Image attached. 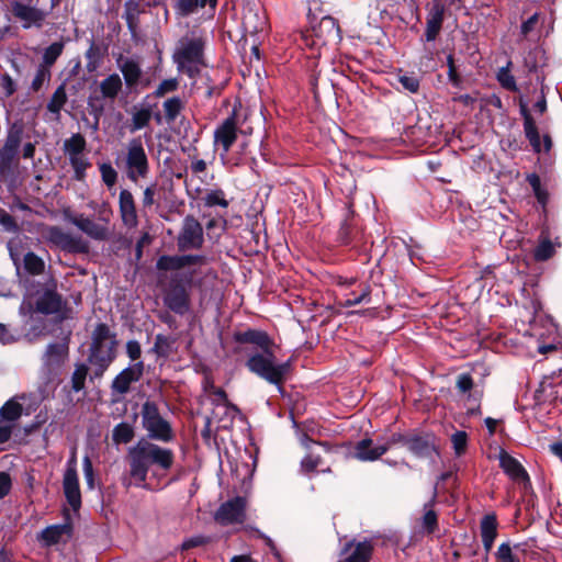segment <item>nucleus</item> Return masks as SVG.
<instances>
[{
	"label": "nucleus",
	"instance_id": "obj_1",
	"mask_svg": "<svg viewBox=\"0 0 562 562\" xmlns=\"http://www.w3.org/2000/svg\"><path fill=\"white\" fill-rule=\"evenodd\" d=\"M205 258L201 255H164L157 259L156 268L158 271H175L167 285L164 288V304L173 313L184 315L190 312L191 299L190 290L193 272L179 273L184 267L192 265H203Z\"/></svg>",
	"mask_w": 562,
	"mask_h": 562
},
{
	"label": "nucleus",
	"instance_id": "obj_2",
	"mask_svg": "<svg viewBox=\"0 0 562 562\" xmlns=\"http://www.w3.org/2000/svg\"><path fill=\"white\" fill-rule=\"evenodd\" d=\"M173 452L146 439H140L131 447L126 454L128 462L130 482L138 487H146V479L150 467H157L164 471L169 470L173 464Z\"/></svg>",
	"mask_w": 562,
	"mask_h": 562
},
{
	"label": "nucleus",
	"instance_id": "obj_3",
	"mask_svg": "<svg viewBox=\"0 0 562 562\" xmlns=\"http://www.w3.org/2000/svg\"><path fill=\"white\" fill-rule=\"evenodd\" d=\"M246 367L250 372L277 385L279 391H282L281 384L289 373L290 362L279 363L272 348L251 352L246 361Z\"/></svg>",
	"mask_w": 562,
	"mask_h": 562
},
{
	"label": "nucleus",
	"instance_id": "obj_4",
	"mask_svg": "<svg viewBox=\"0 0 562 562\" xmlns=\"http://www.w3.org/2000/svg\"><path fill=\"white\" fill-rule=\"evenodd\" d=\"M204 41L202 37H184L173 54V60L180 71L194 77L198 65L202 64Z\"/></svg>",
	"mask_w": 562,
	"mask_h": 562
},
{
	"label": "nucleus",
	"instance_id": "obj_5",
	"mask_svg": "<svg viewBox=\"0 0 562 562\" xmlns=\"http://www.w3.org/2000/svg\"><path fill=\"white\" fill-rule=\"evenodd\" d=\"M142 425L150 439L168 442L172 439L170 424L160 415L155 402L146 401L140 411Z\"/></svg>",
	"mask_w": 562,
	"mask_h": 562
},
{
	"label": "nucleus",
	"instance_id": "obj_6",
	"mask_svg": "<svg viewBox=\"0 0 562 562\" xmlns=\"http://www.w3.org/2000/svg\"><path fill=\"white\" fill-rule=\"evenodd\" d=\"M149 161L143 143L139 138H133L127 143L125 155V172L128 180L137 182L149 175Z\"/></svg>",
	"mask_w": 562,
	"mask_h": 562
},
{
	"label": "nucleus",
	"instance_id": "obj_7",
	"mask_svg": "<svg viewBox=\"0 0 562 562\" xmlns=\"http://www.w3.org/2000/svg\"><path fill=\"white\" fill-rule=\"evenodd\" d=\"M111 216V209L106 203H103L99 211V223L83 215L72 217L71 223L90 238L95 240H106L110 237L109 223Z\"/></svg>",
	"mask_w": 562,
	"mask_h": 562
},
{
	"label": "nucleus",
	"instance_id": "obj_8",
	"mask_svg": "<svg viewBox=\"0 0 562 562\" xmlns=\"http://www.w3.org/2000/svg\"><path fill=\"white\" fill-rule=\"evenodd\" d=\"M204 236L203 227L200 222L188 215L184 217L181 231L177 237V246L179 250H193L200 249L203 246Z\"/></svg>",
	"mask_w": 562,
	"mask_h": 562
},
{
	"label": "nucleus",
	"instance_id": "obj_9",
	"mask_svg": "<svg viewBox=\"0 0 562 562\" xmlns=\"http://www.w3.org/2000/svg\"><path fill=\"white\" fill-rule=\"evenodd\" d=\"M117 67L124 77L126 87L136 91L137 89H146L151 85V79L143 76L140 64L135 58H123L117 59Z\"/></svg>",
	"mask_w": 562,
	"mask_h": 562
},
{
	"label": "nucleus",
	"instance_id": "obj_10",
	"mask_svg": "<svg viewBox=\"0 0 562 562\" xmlns=\"http://www.w3.org/2000/svg\"><path fill=\"white\" fill-rule=\"evenodd\" d=\"M238 125L235 114L225 119L214 131V144L222 147V158L228 154L237 139Z\"/></svg>",
	"mask_w": 562,
	"mask_h": 562
},
{
	"label": "nucleus",
	"instance_id": "obj_11",
	"mask_svg": "<svg viewBox=\"0 0 562 562\" xmlns=\"http://www.w3.org/2000/svg\"><path fill=\"white\" fill-rule=\"evenodd\" d=\"M63 488L70 507L74 510H78L81 506V493L79 488V480L75 459L69 460L68 462V467L63 479Z\"/></svg>",
	"mask_w": 562,
	"mask_h": 562
},
{
	"label": "nucleus",
	"instance_id": "obj_12",
	"mask_svg": "<svg viewBox=\"0 0 562 562\" xmlns=\"http://www.w3.org/2000/svg\"><path fill=\"white\" fill-rule=\"evenodd\" d=\"M144 373V363L138 361L122 370L112 381V394L125 395L130 392L131 384L140 380Z\"/></svg>",
	"mask_w": 562,
	"mask_h": 562
},
{
	"label": "nucleus",
	"instance_id": "obj_13",
	"mask_svg": "<svg viewBox=\"0 0 562 562\" xmlns=\"http://www.w3.org/2000/svg\"><path fill=\"white\" fill-rule=\"evenodd\" d=\"M114 359L115 347L91 345L88 360L93 367V376L101 378Z\"/></svg>",
	"mask_w": 562,
	"mask_h": 562
},
{
	"label": "nucleus",
	"instance_id": "obj_14",
	"mask_svg": "<svg viewBox=\"0 0 562 562\" xmlns=\"http://www.w3.org/2000/svg\"><path fill=\"white\" fill-rule=\"evenodd\" d=\"M245 506L246 502L243 497L227 501L217 509L215 519L223 525L241 522L245 518Z\"/></svg>",
	"mask_w": 562,
	"mask_h": 562
},
{
	"label": "nucleus",
	"instance_id": "obj_15",
	"mask_svg": "<svg viewBox=\"0 0 562 562\" xmlns=\"http://www.w3.org/2000/svg\"><path fill=\"white\" fill-rule=\"evenodd\" d=\"M46 238L53 244L57 245L64 250L68 251H85L86 246L80 237H75L60 227L50 226L46 229Z\"/></svg>",
	"mask_w": 562,
	"mask_h": 562
},
{
	"label": "nucleus",
	"instance_id": "obj_16",
	"mask_svg": "<svg viewBox=\"0 0 562 562\" xmlns=\"http://www.w3.org/2000/svg\"><path fill=\"white\" fill-rule=\"evenodd\" d=\"M119 211L123 224L134 228L138 224L137 211L134 196L127 189H122L119 194Z\"/></svg>",
	"mask_w": 562,
	"mask_h": 562
},
{
	"label": "nucleus",
	"instance_id": "obj_17",
	"mask_svg": "<svg viewBox=\"0 0 562 562\" xmlns=\"http://www.w3.org/2000/svg\"><path fill=\"white\" fill-rule=\"evenodd\" d=\"M12 13L22 22L24 29L41 26L45 19V13L43 11L21 2L12 3Z\"/></svg>",
	"mask_w": 562,
	"mask_h": 562
},
{
	"label": "nucleus",
	"instance_id": "obj_18",
	"mask_svg": "<svg viewBox=\"0 0 562 562\" xmlns=\"http://www.w3.org/2000/svg\"><path fill=\"white\" fill-rule=\"evenodd\" d=\"M373 552V544L369 540L349 542L344 549L345 558L340 562H369Z\"/></svg>",
	"mask_w": 562,
	"mask_h": 562
},
{
	"label": "nucleus",
	"instance_id": "obj_19",
	"mask_svg": "<svg viewBox=\"0 0 562 562\" xmlns=\"http://www.w3.org/2000/svg\"><path fill=\"white\" fill-rule=\"evenodd\" d=\"M499 465L513 481L525 485L530 484L529 475L524 467L505 451L499 454Z\"/></svg>",
	"mask_w": 562,
	"mask_h": 562
},
{
	"label": "nucleus",
	"instance_id": "obj_20",
	"mask_svg": "<svg viewBox=\"0 0 562 562\" xmlns=\"http://www.w3.org/2000/svg\"><path fill=\"white\" fill-rule=\"evenodd\" d=\"M234 338L239 344H250L256 346L259 350L265 351L272 349L274 344L266 331L257 329H247L234 335Z\"/></svg>",
	"mask_w": 562,
	"mask_h": 562
},
{
	"label": "nucleus",
	"instance_id": "obj_21",
	"mask_svg": "<svg viewBox=\"0 0 562 562\" xmlns=\"http://www.w3.org/2000/svg\"><path fill=\"white\" fill-rule=\"evenodd\" d=\"M389 449V443L373 446V441L366 438L357 442L355 447V458L360 461H374L383 456Z\"/></svg>",
	"mask_w": 562,
	"mask_h": 562
},
{
	"label": "nucleus",
	"instance_id": "obj_22",
	"mask_svg": "<svg viewBox=\"0 0 562 562\" xmlns=\"http://www.w3.org/2000/svg\"><path fill=\"white\" fill-rule=\"evenodd\" d=\"M68 355V347L65 344H50L43 357V364L48 373H56Z\"/></svg>",
	"mask_w": 562,
	"mask_h": 562
},
{
	"label": "nucleus",
	"instance_id": "obj_23",
	"mask_svg": "<svg viewBox=\"0 0 562 562\" xmlns=\"http://www.w3.org/2000/svg\"><path fill=\"white\" fill-rule=\"evenodd\" d=\"M403 443L417 456H428L435 450V438L431 435L403 438Z\"/></svg>",
	"mask_w": 562,
	"mask_h": 562
},
{
	"label": "nucleus",
	"instance_id": "obj_24",
	"mask_svg": "<svg viewBox=\"0 0 562 562\" xmlns=\"http://www.w3.org/2000/svg\"><path fill=\"white\" fill-rule=\"evenodd\" d=\"M70 535L71 527L69 525H53L42 531L40 539L43 541L44 546L49 547L66 541Z\"/></svg>",
	"mask_w": 562,
	"mask_h": 562
},
{
	"label": "nucleus",
	"instance_id": "obj_25",
	"mask_svg": "<svg viewBox=\"0 0 562 562\" xmlns=\"http://www.w3.org/2000/svg\"><path fill=\"white\" fill-rule=\"evenodd\" d=\"M63 300L54 291H45L36 302V311L42 314H55L61 311Z\"/></svg>",
	"mask_w": 562,
	"mask_h": 562
},
{
	"label": "nucleus",
	"instance_id": "obj_26",
	"mask_svg": "<svg viewBox=\"0 0 562 562\" xmlns=\"http://www.w3.org/2000/svg\"><path fill=\"white\" fill-rule=\"evenodd\" d=\"M123 88V82L119 74H111L99 83V89L103 99L114 101Z\"/></svg>",
	"mask_w": 562,
	"mask_h": 562
},
{
	"label": "nucleus",
	"instance_id": "obj_27",
	"mask_svg": "<svg viewBox=\"0 0 562 562\" xmlns=\"http://www.w3.org/2000/svg\"><path fill=\"white\" fill-rule=\"evenodd\" d=\"M443 21V9L441 5H435L428 14L426 22V40L434 41L441 30Z\"/></svg>",
	"mask_w": 562,
	"mask_h": 562
},
{
	"label": "nucleus",
	"instance_id": "obj_28",
	"mask_svg": "<svg viewBox=\"0 0 562 562\" xmlns=\"http://www.w3.org/2000/svg\"><path fill=\"white\" fill-rule=\"evenodd\" d=\"M497 522L494 516H485L481 521V537L486 551L493 547L494 540L497 536Z\"/></svg>",
	"mask_w": 562,
	"mask_h": 562
},
{
	"label": "nucleus",
	"instance_id": "obj_29",
	"mask_svg": "<svg viewBox=\"0 0 562 562\" xmlns=\"http://www.w3.org/2000/svg\"><path fill=\"white\" fill-rule=\"evenodd\" d=\"M206 4L215 9L217 0H176L175 9L179 14L187 16L194 13L199 8H204Z\"/></svg>",
	"mask_w": 562,
	"mask_h": 562
},
{
	"label": "nucleus",
	"instance_id": "obj_30",
	"mask_svg": "<svg viewBox=\"0 0 562 562\" xmlns=\"http://www.w3.org/2000/svg\"><path fill=\"white\" fill-rule=\"evenodd\" d=\"M92 346H116V341L108 325L98 324L92 333Z\"/></svg>",
	"mask_w": 562,
	"mask_h": 562
},
{
	"label": "nucleus",
	"instance_id": "obj_31",
	"mask_svg": "<svg viewBox=\"0 0 562 562\" xmlns=\"http://www.w3.org/2000/svg\"><path fill=\"white\" fill-rule=\"evenodd\" d=\"M184 108L183 101L179 97L167 99L162 103L165 120L167 123L173 122Z\"/></svg>",
	"mask_w": 562,
	"mask_h": 562
},
{
	"label": "nucleus",
	"instance_id": "obj_32",
	"mask_svg": "<svg viewBox=\"0 0 562 562\" xmlns=\"http://www.w3.org/2000/svg\"><path fill=\"white\" fill-rule=\"evenodd\" d=\"M86 145L87 143L85 137L81 134L77 133L64 142V150L68 155V157L82 155Z\"/></svg>",
	"mask_w": 562,
	"mask_h": 562
},
{
	"label": "nucleus",
	"instance_id": "obj_33",
	"mask_svg": "<svg viewBox=\"0 0 562 562\" xmlns=\"http://www.w3.org/2000/svg\"><path fill=\"white\" fill-rule=\"evenodd\" d=\"M519 549V544L512 547L509 542H504L497 549L496 559L498 562H520L517 554Z\"/></svg>",
	"mask_w": 562,
	"mask_h": 562
},
{
	"label": "nucleus",
	"instance_id": "obj_34",
	"mask_svg": "<svg viewBox=\"0 0 562 562\" xmlns=\"http://www.w3.org/2000/svg\"><path fill=\"white\" fill-rule=\"evenodd\" d=\"M67 102V93L65 85H60L53 93L49 102L47 103V110L54 114H59L63 106Z\"/></svg>",
	"mask_w": 562,
	"mask_h": 562
},
{
	"label": "nucleus",
	"instance_id": "obj_35",
	"mask_svg": "<svg viewBox=\"0 0 562 562\" xmlns=\"http://www.w3.org/2000/svg\"><path fill=\"white\" fill-rule=\"evenodd\" d=\"M134 438V428L127 423L116 425L112 432V439L115 443H127Z\"/></svg>",
	"mask_w": 562,
	"mask_h": 562
},
{
	"label": "nucleus",
	"instance_id": "obj_36",
	"mask_svg": "<svg viewBox=\"0 0 562 562\" xmlns=\"http://www.w3.org/2000/svg\"><path fill=\"white\" fill-rule=\"evenodd\" d=\"M151 119V111L150 109H139L135 110L132 114V124H131V132H136L138 130H142L146 127Z\"/></svg>",
	"mask_w": 562,
	"mask_h": 562
},
{
	"label": "nucleus",
	"instance_id": "obj_37",
	"mask_svg": "<svg viewBox=\"0 0 562 562\" xmlns=\"http://www.w3.org/2000/svg\"><path fill=\"white\" fill-rule=\"evenodd\" d=\"M139 14V3L136 0H128L124 4V19L131 31L137 26V19Z\"/></svg>",
	"mask_w": 562,
	"mask_h": 562
},
{
	"label": "nucleus",
	"instance_id": "obj_38",
	"mask_svg": "<svg viewBox=\"0 0 562 562\" xmlns=\"http://www.w3.org/2000/svg\"><path fill=\"white\" fill-rule=\"evenodd\" d=\"M396 78L404 90L411 93H417L419 91L420 80L417 76L400 71Z\"/></svg>",
	"mask_w": 562,
	"mask_h": 562
},
{
	"label": "nucleus",
	"instance_id": "obj_39",
	"mask_svg": "<svg viewBox=\"0 0 562 562\" xmlns=\"http://www.w3.org/2000/svg\"><path fill=\"white\" fill-rule=\"evenodd\" d=\"M64 50V44L61 42H55L50 44L43 54V63L42 66H46L47 68H50L57 58L61 55Z\"/></svg>",
	"mask_w": 562,
	"mask_h": 562
},
{
	"label": "nucleus",
	"instance_id": "obj_40",
	"mask_svg": "<svg viewBox=\"0 0 562 562\" xmlns=\"http://www.w3.org/2000/svg\"><path fill=\"white\" fill-rule=\"evenodd\" d=\"M68 158L74 169L75 179L82 181L86 177V170L90 166V162L83 155L71 156Z\"/></svg>",
	"mask_w": 562,
	"mask_h": 562
},
{
	"label": "nucleus",
	"instance_id": "obj_41",
	"mask_svg": "<svg viewBox=\"0 0 562 562\" xmlns=\"http://www.w3.org/2000/svg\"><path fill=\"white\" fill-rule=\"evenodd\" d=\"M24 268L31 274H41L44 271L45 263L37 255L30 251L24 256Z\"/></svg>",
	"mask_w": 562,
	"mask_h": 562
},
{
	"label": "nucleus",
	"instance_id": "obj_42",
	"mask_svg": "<svg viewBox=\"0 0 562 562\" xmlns=\"http://www.w3.org/2000/svg\"><path fill=\"white\" fill-rule=\"evenodd\" d=\"M3 419L14 422L22 414V405L13 400L8 401L0 409Z\"/></svg>",
	"mask_w": 562,
	"mask_h": 562
},
{
	"label": "nucleus",
	"instance_id": "obj_43",
	"mask_svg": "<svg viewBox=\"0 0 562 562\" xmlns=\"http://www.w3.org/2000/svg\"><path fill=\"white\" fill-rule=\"evenodd\" d=\"M87 375L88 367L85 363L76 364L75 371L71 375V387L75 392L83 390Z\"/></svg>",
	"mask_w": 562,
	"mask_h": 562
},
{
	"label": "nucleus",
	"instance_id": "obj_44",
	"mask_svg": "<svg viewBox=\"0 0 562 562\" xmlns=\"http://www.w3.org/2000/svg\"><path fill=\"white\" fill-rule=\"evenodd\" d=\"M173 340L164 335H157L154 344V351L161 357H168L172 351Z\"/></svg>",
	"mask_w": 562,
	"mask_h": 562
},
{
	"label": "nucleus",
	"instance_id": "obj_45",
	"mask_svg": "<svg viewBox=\"0 0 562 562\" xmlns=\"http://www.w3.org/2000/svg\"><path fill=\"white\" fill-rule=\"evenodd\" d=\"M203 201H204V204L209 207L216 206V205L222 206V207L228 206V201L225 199V193L221 189L212 190V191L207 192L205 194V196L203 198Z\"/></svg>",
	"mask_w": 562,
	"mask_h": 562
},
{
	"label": "nucleus",
	"instance_id": "obj_46",
	"mask_svg": "<svg viewBox=\"0 0 562 562\" xmlns=\"http://www.w3.org/2000/svg\"><path fill=\"white\" fill-rule=\"evenodd\" d=\"M99 170L104 184L108 188H112L116 183L117 171L112 167L110 162L99 164Z\"/></svg>",
	"mask_w": 562,
	"mask_h": 562
},
{
	"label": "nucleus",
	"instance_id": "obj_47",
	"mask_svg": "<svg viewBox=\"0 0 562 562\" xmlns=\"http://www.w3.org/2000/svg\"><path fill=\"white\" fill-rule=\"evenodd\" d=\"M554 254V246L549 239L542 240L535 249L533 257L537 261H546Z\"/></svg>",
	"mask_w": 562,
	"mask_h": 562
},
{
	"label": "nucleus",
	"instance_id": "obj_48",
	"mask_svg": "<svg viewBox=\"0 0 562 562\" xmlns=\"http://www.w3.org/2000/svg\"><path fill=\"white\" fill-rule=\"evenodd\" d=\"M86 58L88 60L86 66L87 70L89 72L95 71L101 64L100 48L92 43L86 52Z\"/></svg>",
	"mask_w": 562,
	"mask_h": 562
},
{
	"label": "nucleus",
	"instance_id": "obj_49",
	"mask_svg": "<svg viewBox=\"0 0 562 562\" xmlns=\"http://www.w3.org/2000/svg\"><path fill=\"white\" fill-rule=\"evenodd\" d=\"M50 79V70L46 66L40 65L35 77L32 81L31 88L33 91H38L44 86L45 82L49 81Z\"/></svg>",
	"mask_w": 562,
	"mask_h": 562
},
{
	"label": "nucleus",
	"instance_id": "obj_50",
	"mask_svg": "<svg viewBox=\"0 0 562 562\" xmlns=\"http://www.w3.org/2000/svg\"><path fill=\"white\" fill-rule=\"evenodd\" d=\"M524 130L526 137L530 142L531 146L536 151L539 153L541 150V143L536 123H530V121H528L527 124H524Z\"/></svg>",
	"mask_w": 562,
	"mask_h": 562
},
{
	"label": "nucleus",
	"instance_id": "obj_51",
	"mask_svg": "<svg viewBox=\"0 0 562 562\" xmlns=\"http://www.w3.org/2000/svg\"><path fill=\"white\" fill-rule=\"evenodd\" d=\"M497 80L503 88L509 91H517L516 80L508 68H501L498 70Z\"/></svg>",
	"mask_w": 562,
	"mask_h": 562
},
{
	"label": "nucleus",
	"instance_id": "obj_52",
	"mask_svg": "<svg viewBox=\"0 0 562 562\" xmlns=\"http://www.w3.org/2000/svg\"><path fill=\"white\" fill-rule=\"evenodd\" d=\"M179 82L176 78L165 79L154 91L156 98H162L167 93H171L178 89Z\"/></svg>",
	"mask_w": 562,
	"mask_h": 562
},
{
	"label": "nucleus",
	"instance_id": "obj_53",
	"mask_svg": "<svg viewBox=\"0 0 562 562\" xmlns=\"http://www.w3.org/2000/svg\"><path fill=\"white\" fill-rule=\"evenodd\" d=\"M451 442L457 456H461L465 452L468 445V435L465 431H456L451 436Z\"/></svg>",
	"mask_w": 562,
	"mask_h": 562
},
{
	"label": "nucleus",
	"instance_id": "obj_54",
	"mask_svg": "<svg viewBox=\"0 0 562 562\" xmlns=\"http://www.w3.org/2000/svg\"><path fill=\"white\" fill-rule=\"evenodd\" d=\"M210 400L215 403L217 406H224L225 409L237 411V408L228 403L226 393L221 387H213V392L210 394Z\"/></svg>",
	"mask_w": 562,
	"mask_h": 562
},
{
	"label": "nucleus",
	"instance_id": "obj_55",
	"mask_svg": "<svg viewBox=\"0 0 562 562\" xmlns=\"http://www.w3.org/2000/svg\"><path fill=\"white\" fill-rule=\"evenodd\" d=\"M423 526L428 533H432L437 529V515L430 508V505H425V514L423 516Z\"/></svg>",
	"mask_w": 562,
	"mask_h": 562
},
{
	"label": "nucleus",
	"instance_id": "obj_56",
	"mask_svg": "<svg viewBox=\"0 0 562 562\" xmlns=\"http://www.w3.org/2000/svg\"><path fill=\"white\" fill-rule=\"evenodd\" d=\"M256 16V14L252 13L251 10H249L244 15V26L245 29L250 33H257L263 30V26L266 24L265 18H261L258 20L257 23H252V19Z\"/></svg>",
	"mask_w": 562,
	"mask_h": 562
},
{
	"label": "nucleus",
	"instance_id": "obj_57",
	"mask_svg": "<svg viewBox=\"0 0 562 562\" xmlns=\"http://www.w3.org/2000/svg\"><path fill=\"white\" fill-rule=\"evenodd\" d=\"M156 192H157V184L156 183H153L148 187L145 188L144 192H143V200H142V204H143V209L144 210H149L153 207V205L155 204V195H156Z\"/></svg>",
	"mask_w": 562,
	"mask_h": 562
},
{
	"label": "nucleus",
	"instance_id": "obj_58",
	"mask_svg": "<svg viewBox=\"0 0 562 562\" xmlns=\"http://www.w3.org/2000/svg\"><path fill=\"white\" fill-rule=\"evenodd\" d=\"M322 463V458L319 456L307 454L301 461V469L305 473L313 472L319 464Z\"/></svg>",
	"mask_w": 562,
	"mask_h": 562
},
{
	"label": "nucleus",
	"instance_id": "obj_59",
	"mask_svg": "<svg viewBox=\"0 0 562 562\" xmlns=\"http://www.w3.org/2000/svg\"><path fill=\"white\" fill-rule=\"evenodd\" d=\"M0 224L4 227L5 231L12 233L16 232L19 228L13 216L3 209H0Z\"/></svg>",
	"mask_w": 562,
	"mask_h": 562
},
{
	"label": "nucleus",
	"instance_id": "obj_60",
	"mask_svg": "<svg viewBox=\"0 0 562 562\" xmlns=\"http://www.w3.org/2000/svg\"><path fill=\"white\" fill-rule=\"evenodd\" d=\"M21 140H22V131L21 130L11 131L9 133V135L7 136V139H5L3 146L18 151Z\"/></svg>",
	"mask_w": 562,
	"mask_h": 562
},
{
	"label": "nucleus",
	"instance_id": "obj_61",
	"mask_svg": "<svg viewBox=\"0 0 562 562\" xmlns=\"http://www.w3.org/2000/svg\"><path fill=\"white\" fill-rule=\"evenodd\" d=\"M351 299H353V303H356L357 305L359 304H362V303H370L371 302V288L370 285L368 284H363L361 286V291L359 294L357 293H351Z\"/></svg>",
	"mask_w": 562,
	"mask_h": 562
},
{
	"label": "nucleus",
	"instance_id": "obj_62",
	"mask_svg": "<svg viewBox=\"0 0 562 562\" xmlns=\"http://www.w3.org/2000/svg\"><path fill=\"white\" fill-rule=\"evenodd\" d=\"M16 154H18L16 150L10 149V148H7L3 146L0 149V168L3 169V168L10 167V165L13 161V159L15 158Z\"/></svg>",
	"mask_w": 562,
	"mask_h": 562
},
{
	"label": "nucleus",
	"instance_id": "obj_63",
	"mask_svg": "<svg viewBox=\"0 0 562 562\" xmlns=\"http://www.w3.org/2000/svg\"><path fill=\"white\" fill-rule=\"evenodd\" d=\"M210 541L209 538L204 536H193L187 540H184L181 544L182 550H190L192 548L201 547L206 544Z\"/></svg>",
	"mask_w": 562,
	"mask_h": 562
},
{
	"label": "nucleus",
	"instance_id": "obj_64",
	"mask_svg": "<svg viewBox=\"0 0 562 562\" xmlns=\"http://www.w3.org/2000/svg\"><path fill=\"white\" fill-rule=\"evenodd\" d=\"M473 386V380L469 374H460L457 380V387L460 392L465 393Z\"/></svg>",
	"mask_w": 562,
	"mask_h": 562
}]
</instances>
